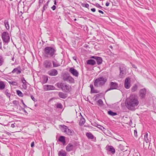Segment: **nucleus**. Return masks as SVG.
<instances>
[{"label":"nucleus","instance_id":"obj_1","mask_svg":"<svg viewBox=\"0 0 156 156\" xmlns=\"http://www.w3.org/2000/svg\"><path fill=\"white\" fill-rule=\"evenodd\" d=\"M139 104L137 97L134 94H131L125 101V105L129 110L133 111L135 109Z\"/></svg>","mask_w":156,"mask_h":156},{"label":"nucleus","instance_id":"obj_2","mask_svg":"<svg viewBox=\"0 0 156 156\" xmlns=\"http://www.w3.org/2000/svg\"><path fill=\"white\" fill-rule=\"evenodd\" d=\"M56 49L55 47H46L43 50V55L45 58H54L57 55Z\"/></svg>","mask_w":156,"mask_h":156},{"label":"nucleus","instance_id":"obj_3","mask_svg":"<svg viewBox=\"0 0 156 156\" xmlns=\"http://www.w3.org/2000/svg\"><path fill=\"white\" fill-rule=\"evenodd\" d=\"M55 85L58 88H61L62 91L65 93H69L71 90V86L63 83H58Z\"/></svg>","mask_w":156,"mask_h":156},{"label":"nucleus","instance_id":"obj_4","mask_svg":"<svg viewBox=\"0 0 156 156\" xmlns=\"http://www.w3.org/2000/svg\"><path fill=\"white\" fill-rule=\"evenodd\" d=\"M107 80L105 77H99L94 80V85L96 87L102 86L105 83Z\"/></svg>","mask_w":156,"mask_h":156},{"label":"nucleus","instance_id":"obj_5","mask_svg":"<svg viewBox=\"0 0 156 156\" xmlns=\"http://www.w3.org/2000/svg\"><path fill=\"white\" fill-rule=\"evenodd\" d=\"M62 77V79L64 81H66L70 83H75L74 78L67 72L63 74Z\"/></svg>","mask_w":156,"mask_h":156},{"label":"nucleus","instance_id":"obj_6","mask_svg":"<svg viewBox=\"0 0 156 156\" xmlns=\"http://www.w3.org/2000/svg\"><path fill=\"white\" fill-rule=\"evenodd\" d=\"M2 38L4 42L8 44L10 41V37L7 32H4L2 35Z\"/></svg>","mask_w":156,"mask_h":156},{"label":"nucleus","instance_id":"obj_7","mask_svg":"<svg viewBox=\"0 0 156 156\" xmlns=\"http://www.w3.org/2000/svg\"><path fill=\"white\" fill-rule=\"evenodd\" d=\"M120 76L122 77L126 74V69L124 65H121L119 67Z\"/></svg>","mask_w":156,"mask_h":156},{"label":"nucleus","instance_id":"obj_8","mask_svg":"<svg viewBox=\"0 0 156 156\" xmlns=\"http://www.w3.org/2000/svg\"><path fill=\"white\" fill-rule=\"evenodd\" d=\"M131 79L128 77L126 78L124 81V86L126 89H129L130 87L131 84Z\"/></svg>","mask_w":156,"mask_h":156},{"label":"nucleus","instance_id":"obj_9","mask_svg":"<svg viewBox=\"0 0 156 156\" xmlns=\"http://www.w3.org/2000/svg\"><path fill=\"white\" fill-rule=\"evenodd\" d=\"M146 90L145 88L141 89L139 92V96L141 99H143L145 98L146 94Z\"/></svg>","mask_w":156,"mask_h":156},{"label":"nucleus","instance_id":"obj_10","mask_svg":"<svg viewBox=\"0 0 156 156\" xmlns=\"http://www.w3.org/2000/svg\"><path fill=\"white\" fill-rule=\"evenodd\" d=\"M44 66L46 69L52 68V64L51 61L49 60H45L43 62Z\"/></svg>","mask_w":156,"mask_h":156},{"label":"nucleus","instance_id":"obj_11","mask_svg":"<svg viewBox=\"0 0 156 156\" xmlns=\"http://www.w3.org/2000/svg\"><path fill=\"white\" fill-rule=\"evenodd\" d=\"M90 58L95 59L97 64L98 65H101L102 63L103 60L101 57L97 56H92Z\"/></svg>","mask_w":156,"mask_h":156},{"label":"nucleus","instance_id":"obj_12","mask_svg":"<svg viewBox=\"0 0 156 156\" xmlns=\"http://www.w3.org/2000/svg\"><path fill=\"white\" fill-rule=\"evenodd\" d=\"M110 88L108 89L106 92L110 90H112L116 89L118 87V84L117 83L115 82H111L110 83Z\"/></svg>","mask_w":156,"mask_h":156},{"label":"nucleus","instance_id":"obj_13","mask_svg":"<svg viewBox=\"0 0 156 156\" xmlns=\"http://www.w3.org/2000/svg\"><path fill=\"white\" fill-rule=\"evenodd\" d=\"M69 72L72 73V75L76 77H77L79 76V73L77 71L74 69L73 67H71L70 68Z\"/></svg>","mask_w":156,"mask_h":156},{"label":"nucleus","instance_id":"obj_14","mask_svg":"<svg viewBox=\"0 0 156 156\" xmlns=\"http://www.w3.org/2000/svg\"><path fill=\"white\" fill-rule=\"evenodd\" d=\"M22 69L20 66H18L16 68H14L12 71L13 73H15L17 75L20 74L22 72Z\"/></svg>","mask_w":156,"mask_h":156},{"label":"nucleus","instance_id":"obj_15","mask_svg":"<svg viewBox=\"0 0 156 156\" xmlns=\"http://www.w3.org/2000/svg\"><path fill=\"white\" fill-rule=\"evenodd\" d=\"M58 72L55 69H53L48 72V74L50 76H55L57 75Z\"/></svg>","mask_w":156,"mask_h":156},{"label":"nucleus","instance_id":"obj_16","mask_svg":"<svg viewBox=\"0 0 156 156\" xmlns=\"http://www.w3.org/2000/svg\"><path fill=\"white\" fill-rule=\"evenodd\" d=\"M74 146L70 143L66 147V150L67 151L69 152L73 150Z\"/></svg>","mask_w":156,"mask_h":156},{"label":"nucleus","instance_id":"obj_17","mask_svg":"<svg viewBox=\"0 0 156 156\" xmlns=\"http://www.w3.org/2000/svg\"><path fill=\"white\" fill-rule=\"evenodd\" d=\"M58 96L61 98L65 99L68 97V94L62 92H59L58 93Z\"/></svg>","mask_w":156,"mask_h":156},{"label":"nucleus","instance_id":"obj_18","mask_svg":"<svg viewBox=\"0 0 156 156\" xmlns=\"http://www.w3.org/2000/svg\"><path fill=\"white\" fill-rule=\"evenodd\" d=\"M90 87L91 89L90 93L91 94H95L98 93L99 92V91L96 90H95L94 89L93 85V84H91L90 85Z\"/></svg>","mask_w":156,"mask_h":156},{"label":"nucleus","instance_id":"obj_19","mask_svg":"<svg viewBox=\"0 0 156 156\" xmlns=\"http://www.w3.org/2000/svg\"><path fill=\"white\" fill-rule=\"evenodd\" d=\"M87 63L88 65L91 66H94L96 64V61L92 59L88 60L87 62Z\"/></svg>","mask_w":156,"mask_h":156},{"label":"nucleus","instance_id":"obj_20","mask_svg":"<svg viewBox=\"0 0 156 156\" xmlns=\"http://www.w3.org/2000/svg\"><path fill=\"white\" fill-rule=\"evenodd\" d=\"M45 86L47 87V90H57L53 85H46Z\"/></svg>","mask_w":156,"mask_h":156},{"label":"nucleus","instance_id":"obj_21","mask_svg":"<svg viewBox=\"0 0 156 156\" xmlns=\"http://www.w3.org/2000/svg\"><path fill=\"white\" fill-rule=\"evenodd\" d=\"M60 126L61 127L60 129L61 131L64 133H66L67 132V129H68V126L64 125H61Z\"/></svg>","mask_w":156,"mask_h":156},{"label":"nucleus","instance_id":"obj_22","mask_svg":"<svg viewBox=\"0 0 156 156\" xmlns=\"http://www.w3.org/2000/svg\"><path fill=\"white\" fill-rule=\"evenodd\" d=\"M86 135L88 138L89 139H93L94 138V136L90 132L87 133Z\"/></svg>","mask_w":156,"mask_h":156},{"label":"nucleus","instance_id":"obj_23","mask_svg":"<svg viewBox=\"0 0 156 156\" xmlns=\"http://www.w3.org/2000/svg\"><path fill=\"white\" fill-rule=\"evenodd\" d=\"M66 152L62 150L60 151L58 153V155L59 156H66Z\"/></svg>","mask_w":156,"mask_h":156},{"label":"nucleus","instance_id":"obj_24","mask_svg":"<svg viewBox=\"0 0 156 156\" xmlns=\"http://www.w3.org/2000/svg\"><path fill=\"white\" fill-rule=\"evenodd\" d=\"M85 122V119L83 118V116H81L80 120L79 125L80 126H82L84 124Z\"/></svg>","mask_w":156,"mask_h":156},{"label":"nucleus","instance_id":"obj_25","mask_svg":"<svg viewBox=\"0 0 156 156\" xmlns=\"http://www.w3.org/2000/svg\"><path fill=\"white\" fill-rule=\"evenodd\" d=\"M138 85L136 84H134L131 88V92H134L136 91L138 89Z\"/></svg>","mask_w":156,"mask_h":156},{"label":"nucleus","instance_id":"obj_26","mask_svg":"<svg viewBox=\"0 0 156 156\" xmlns=\"http://www.w3.org/2000/svg\"><path fill=\"white\" fill-rule=\"evenodd\" d=\"M58 140L60 142H62L63 144L66 143L65 137L63 136H60L59 137Z\"/></svg>","mask_w":156,"mask_h":156},{"label":"nucleus","instance_id":"obj_27","mask_svg":"<svg viewBox=\"0 0 156 156\" xmlns=\"http://www.w3.org/2000/svg\"><path fill=\"white\" fill-rule=\"evenodd\" d=\"M74 133V132L73 130H71L69 129L68 127L67 129V132L66 133L67 134L69 135H72Z\"/></svg>","mask_w":156,"mask_h":156},{"label":"nucleus","instance_id":"obj_28","mask_svg":"<svg viewBox=\"0 0 156 156\" xmlns=\"http://www.w3.org/2000/svg\"><path fill=\"white\" fill-rule=\"evenodd\" d=\"M5 85L4 82L2 81H0V90H2L5 88Z\"/></svg>","mask_w":156,"mask_h":156},{"label":"nucleus","instance_id":"obj_29","mask_svg":"<svg viewBox=\"0 0 156 156\" xmlns=\"http://www.w3.org/2000/svg\"><path fill=\"white\" fill-rule=\"evenodd\" d=\"M109 151L111 152L112 154H114L115 152V148L112 146H110L109 148L108 149Z\"/></svg>","mask_w":156,"mask_h":156},{"label":"nucleus","instance_id":"obj_30","mask_svg":"<svg viewBox=\"0 0 156 156\" xmlns=\"http://www.w3.org/2000/svg\"><path fill=\"white\" fill-rule=\"evenodd\" d=\"M48 2L44 5L43 8V9L42 10V15L43 14V13L44 10H45V9L48 8Z\"/></svg>","mask_w":156,"mask_h":156},{"label":"nucleus","instance_id":"obj_31","mask_svg":"<svg viewBox=\"0 0 156 156\" xmlns=\"http://www.w3.org/2000/svg\"><path fill=\"white\" fill-rule=\"evenodd\" d=\"M108 115L112 116H114L117 115V113L116 112H114L111 110L108 112Z\"/></svg>","mask_w":156,"mask_h":156},{"label":"nucleus","instance_id":"obj_32","mask_svg":"<svg viewBox=\"0 0 156 156\" xmlns=\"http://www.w3.org/2000/svg\"><path fill=\"white\" fill-rule=\"evenodd\" d=\"M4 23L5 25V26L7 30L9 29V24L8 21L7 20H5L4 21Z\"/></svg>","mask_w":156,"mask_h":156},{"label":"nucleus","instance_id":"obj_33","mask_svg":"<svg viewBox=\"0 0 156 156\" xmlns=\"http://www.w3.org/2000/svg\"><path fill=\"white\" fill-rule=\"evenodd\" d=\"M4 62V59L2 55H0V66H2Z\"/></svg>","mask_w":156,"mask_h":156},{"label":"nucleus","instance_id":"obj_34","mask_svg":"<svg viewBox=\"0 0 156 156\" xmlns=\"http://www.w3.org/2000/svg\"><path fill=\"white\" fill-rule=\"evenodd\" d=\"M52 62L53 63V67H56L59 66H60L59 63L58 62H55L54 61H52Z\"/></svg>","mask_w":156,"mask_h":156},{"label":"nucleus","instance_id":"obj_35","mask_svg":"<svg viewBox=\"0 0 156 156\" xmlns=\"http://www.w3.org/2000/svg\"><path fill=\"white\" fill-rule=\"evenodd\" d=\"M9 92V90L7 89L5 91V94L7 97L9 98L11 96V94Z\"/></svg>","mask_w":156,"mask_h":156},{"label":"nucleus","instance_id":"obj_36","mask_svg":"<svg viewBox=\"0 0 156 156\" xmlns=\"http://www.w3.org/2000/svg\"><path fill=\"white\" fill-rule=\"evenodd\" d=\"M16 91L17 95L20 97H23V94L20 90H17Z\"/></svg>","mask_w":156,"mask_h":156},{"label":"nucleus","instance_id":"obj_37","mask_svg":"<svg viewBox=\"0 0 156 156\" xmlns=\"http://www.w3.org/2000/svg\"><path fill=\"white\" fill-rule=\"evenodd\" d=\"M56 106L57 108L62 109L63 107L61 103H57Z\"/></svg>","mask_w":156,"mask_h":156},{"label":"nucleus","instance_id":"obj_38","mask_svg":"<svg viewBox=\"0 0 156 156\" xmlns=\"http://www.w3.org/2000/svg\"><path fill=\"white\" fill-rule=\"evenodd\" d=\"M148 133H146L144 135V140L146 143H148L149 142V140L147 138Z\"/></svg>","mask_w":156,"mask_h":156},{"label":"nucleus","instance_id":"obj_39","mask_svg":"<svg viewBox=\"0 0 156 156\" xmlns=\"http://www.w3.org/2000/svg\"><path fill=\"white\" fill-rule=\"evenodd\" d=\"M98 105L99 106H102L103 105V102L101 99H99L98 101Z\"/></svg>","mask_w":156,"mask_h":156},{"label":"nucleus","instance_id":"obj_40","mask_svg":"<svg viewBox=\"0 0 156 156\" xmlns=\"http://www.w3.org/2000/svg\"><path fill=\"white\" fill-rule=\"evenodd\" d=\"M102 93H101L100 94H98L95 95V96H94V97H95V100H97L99 98L100 96L101 95H102Z\"/></svg>","mask_w":156,"mask_h":156},{"label":"nucleus","instance_id":"obj_41","mask_svg":"<svg viewBox=\"0 0 156 156\" xmlns=\"http://www.w3.org/2000/svg\"><path fill=\"white\" fill-rule=\"evenodd\" d=\"M9 84L13 85L16 86L17 85V83L16 81H9Z\"/></svg>","mask_w":156,"mask_h":156},{"label":"nucleus","instance_id":"obj_42","mask_svg":"<svg viewBox=\"0 0 156 156\" xmlns=\"http://www.w3.org/2000/svg\"><path fill=\"white\" fill-rule=\"evenodd\" d=\"M43 80L44 83H46L48 80V77L47 76L44 77L43 78Z\"/></svg>","mask_w":156,"mask_h":156},{"label":"nucleus","instance_id":"obj_43","mask_svg":"<svg viewBox=\"0 0 156 156\" xmlns=\"http://www.w3.org/2000/svg\"><path fill=\"white\" fill-rule=\"evenodd\" d=\"M93 5L98 8H102V7L97 3H96L95 4H93Z\"/></svg>","mask_w":156,"mask_h":156},{"label":"nucleus","instance_id":"obj_44","mask_svg":"<svg viewBox=\"0 0 156 156\" xmlns=\"http://www.w3.org/2000/svg\"><path fill=\"white\" fill-rule=\"evenodd\" d=\"M82 6L87 8H88L89 6V4L87 3L86 4H82Z\"/></svg>","mask_w":156,"mask_h":156},{"label":"nucleus","instance_id":"obj_45","mask_svg":"<svg viewBox=\"0 0 156 156\" xmlns=\"http://www.w3.org/2000/svg\"><path fill=\"white\" fill-rule=\"evenodd\" d=\"M12 103L16 105H17L19 103V102L16 100H14L12 101Z\"/></svg>","mask_w":156,"mask_h":156},{"label":"nucleus","instance_id":"obj_46","mask_svg":"<svg viewBox=\"0 0 156 156\" xmlns=\"http://www.w3.org/2000/svg\"><path fill=\"white\" fill-rule=\"evenodd\" d=\"M23 84H25L26 83H27V82L26 80H25V79L24 77H23V78L21 80Z\"/></svg>","mask_w":156,"mask_h":156},{"label":"nucleus","instance_id":"obj_47","mask_svg":"<svg viewBox=\"0 0 156 156\" xmlns=\"http://www.w3.org/2000/svg\"><path fill=\"white\" fill-rule=\"evenodd\" d=\"M97 127L100 129L101 130H102L103 129H104V127L100 125H98L97 126H96Z\"/></svg>","mask_w":156,"mask_h":156},{"label":"nucleus","instance_id":"obj_48","mask_svg":"<svg viewBox=\"0 0 156 156\" xmlns=\"http://www.w3.org/2000/svg\"><path fill=\"white\" fill-rule=\"evenodd\" d=\"M134 135L135 137H137V131L136 129L134 130Z\"/></svg>","mask_w":156,"mask_h":156},{"label":"nucleus","instance_id":"obj_49","mask_svg":"<svg viewBox=\"0 0 156 156\" xmlns=\"http://www.w3.org/2000/svg\"><path fill=\"white\" fill-rule=\"evenodd\" d=\"M1 49L2 50V51L4 52H5L6 51V48L5 46H3V48H2V49Z\"/></svg>","mask_w":156,"mask_h":156},{"label":"nucleus","instance_id":"obj_50","mask_svg":"<svg viewBox=\"0 0 156 156\" xmlns=\"http://www.w3.org/2000/svg\"><path fill=\"white\" fill-rule=\"evenodd\" d=\"M21 102L23 104V105L24 108H26L27 107V106L25 104V103H24L23 100H21Z\"/></svg>","mask_w":156,"mask_h":156},{"label":"nucleus","instance_id":"obj_51","mask_svg":"<svg viewBox=\"0 0 156 156\" xmlns=\"http://www.w3.org/2000/svg\"><path fill=\"white\" fill-rule=\"evenodd\" d=\"M31 98L34 101H36V99H35V98H34L33 95H31Z\"/></svg>","mask_w":156,"mask_h":156},{"label":"nucleus","instance_id":"obj_52","mask_svg":"<svg viewBox=\"0 0 156 156\" xmlns=\"http://www.w3.org/2000/svg\"><path fill=\"white\" fill-rule=\"evenodd\" d=\"M23 87L24 89H26L27 88V83L24 84V85L23 86Z\"/></svg>","mask_w":156,"mask_h":156},{"label":"nucleus","instance_id":"obj_53","mask_svg":"<svg viewBox=\"0 0 156 156\" xmlns=\"http://www.w3.org/2000/svg\"><path fill=\"white\" fill-rule=\"evenodd\" d=\"M43 0H39V5H40L43 3Z\"/></svg>","mask_w":156,"mask_h":156},{"label":"nucleus","instance_id":"obj_54","mask_svg":"<svg viewBox=\"0 0 156 156\" xmlns=\"http://www.w3.org/2000/svg\"><path fill=\"white\" fill-rule=\"evenodd\" d=\"M51 8L53 10H54L56 9V6L55 5H53L51 7Z\"/></svg>","mask_w":156,"mask_h":156},{"label":"nucleus","instance_id":"obj_55","mask_svg":"<svg viewBox=\"0 0 156 156\" xmlns=\"http://www.w3.org/2000/svg\"><path fill=\"white\" fill-rule=\"evenodd\" d=\"M34 142H32L31 144V147H34Z\"/></svg>","mask_w":156,"mask_h":156},{"label":"nucleus","instance_id":"obj_56","mask_svg":"<svg viewBox=\"0 0 156 156\" xmlns=\"http://www.w3.org/2000/svg\"><path fill=\"white\" fill-rule=\"evenodd\" d=\"M91 10L92 11L94 12H95L96 11V9H95L94 8H92V9H91Z\"/></svg>","mask_w":156,"mask_h":156},{"label":"nucleus","instance_id":"obj_57","mask_svg":"<svg viewBox=\"0 0 156 156\" xmlns=\"http://www.w3.org/2000/svg\"><path fill=\"white\" fill-rule=\"evenodd\" d=\"M15 123H14L12 124L11 125V127L12 128H14L15 127Z\"/></svg>","mask_w":156,"mask_h":156},{"label":"nucleus","instance_id":"obj_58","mask_svg":"<svg viewBox=\"0 0 156 156\" xmlns=\"http://www.w3.org/2000/svg\"><path fill=\"white\" fill-rule=\"evenodd\" d=\"M73 59L76 61L77 57L76 56H73Z\"/></svg>","mask_w":156,"mask_h":156},{"label":"nucleus","instance_id":"obj_59","mask_svg":"<svg viewBox=\"0 0 156 156\" xmlns=\"http://www.w3.org/2000/svg\"><path fill=\"white\" fill-rule=\"evenodd\" d=\"M109 3L108 2H107L106 3V4H105V5H106V6H109Z\"/></svg>","mask_w":156,"mask_h":156},{"label":"nucleus","instance_id":"obj_60","mask_svg":"<svg viewBox=\"0 0 156 156\" xmlns=\"http://www.w3.org/2000/svg\"><path fill=\"white\" fill-rule=\"evenodd\" d=\"M98 11L99 12H100V13H101L103 14H104V12L100 10H98Z\"/></svg>","mask_w":156,"mask_h":156},{"label":"nucleus","instance_id":"obj_61","mask_svg":"<svg viewBox=\"0 0 156 156\" xmlns=\"http://www.w3.org/2000/svg\"><path fill=\"white\" fill-rule=\"evenodd\" d=\"M132 66L133 67V68H135V69H136L137 68V67L135 66V65H134L132 64Z\"/></svg>","mask_w":156,"mask_h":156},{"label":"nucleus","instance_id":"obj_62","mask_svg":"<svg viewBox=\"0 0 156 156\" xmlns=\"http://www.w3.org/2000/svg\"><path fill=\"white\" fill-rule=\"evenodd\" d=\"M23 110L25 113H28L27 111L24 108L23 109Z\"/></svg>","mask_w":156,"mask_h":156},{"label":"nucleus","instance_id":"obj_63","mask_svg":"<svg viewBox=\"0 0 156 156\" xmlns=\"http://www.w3.org/2000/svg\"><path fill=\"white\" fill-rule=\"evenodd\" d=\"M54 4L55 5H56L57 3H56V1L55 0H54Z\"/></svg>","mask_w":156,"mask_h":156},{"label":"nucleus","instance_id":"obj_64","mask_svg":"<svg viewBox=\"0 0 156 156\" xmlns=\"http://www.w3.org/2000/svg\"><path fill=\"white\" fill-rule=\"evenodd\" d=\"M0 49H2V43L0 44Z\"/></svg>","mask_w":156,"mask_h":156}]
</instances>
